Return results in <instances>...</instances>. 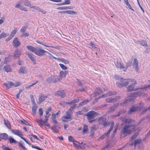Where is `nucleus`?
I'll return each mask as SVG.
<instances>
[{"label":"nucleus","instance_id":"1","mask_svg":"<svg viewBox=\"0 0 150 150\" xmlns=\"http://www.w3.org/2000/svg\"><path fill=\"white\" fill-rule=\"evenodd\" d=\"M125 124L121 131L122 137H124L130 134L136 130L137 125L134 123V121L131 119H125L124 120Z\"/></svg>","mask_w":150,"mask_h":150},{"label":"nucleus","instance_id":"2","mask_svg":"<svg viewBox=\"0 0 150 150\" xmlns=\"http://www.w3.org/2000/svg\"><path fill=\"white\" fill-rule=\"evenodd\" d=\"M26 47L28 50L34 53L38 56H42L44 55V54L45 52L48 54L50 56V54H51L49 52L38 47H34L31 45H28L26 46Z\"/></svg>","mask_w":150,"mask_h":150},{"label":"nucleus","instance_id":"3","mask_svg":"<svg viewBox=\"0 0 150 150\" xmlns=\"http://www.w3.org/2000/svg\"><path fill=\"white\" fill-rule=\"evenodd\" d=\"M142 95V92L140 91L131 93L130 96L127 99H126L123 102L121 103V105L123 106L124 105H126L127 103L133 101L134 99L133 97L136 98L138 96H140Z\"/></svg>","mask_w":150,"mask_h":150},{"label":"nucleus","instance_id":"4","mask_svg":"<svg viewBox=\"0 0 150 150\" xmlns=\"http://www.w3.org/2000/svg\"><path fill=\"white\" fill-rule=\"evenodd\" d=\"M97 120L98 124L102 125L103 127L109 126L110 125V122L108 121V120L105 116H101L97 118Z\"/></svg>","mask_w":150,"mask_h":150},{"label":"nucleus","instance_id":"5","mask_svg":"<svg viewBox=\"0 0 150 150\" xmlns=\"http://www.w3.org/2000/svg\"><path fill=\"white\" fill-rule=\"evenodd\" d=\"M98 114V113L92 110L88 112L86 114V116L89 122L91 123L95 120L93 119L94 118L96 115H97Z\"/></svg>","mask_w":150,"mask_h":150},{"label":"nucleus","instance_id":"6","mask_svg":"<svg viewBox=\"0 0 150 150\" xmlns=\"http://www.w3.org/2000/svg\"><path fill=\"white\" fill-rule=\"evenodd\" d=\"M139 105V106H133L131 107L128 113L130 114L134 112L140 110L143 108L144 103H140Z\"/></svg>","mask_w":150,"mask_h":150},{"label":"nucleus","instance_id":"7","mask_svg":"<svg viewBox=\"0 0 150 150\" xmlns=\"http://www.w3.org/2000/svg\"><path fill=\"white\" fill-rule=\"evenodd\" d=\"M3 85L5 86L7 89H9L12 87H17L20 85L18 82H16L15 83L11 81H8L7 83H4Z\"/></svg>","mask_w":150,"mask_h":150},{"label":"nucleus","instance_id":"8","mask_svg":"<svg viewBox=\"0 0 150 150\" xmlns=\"http://www.w3.org/2000/svg\"><path fill=\"white\" fill-rule=\"evenodd\" d=\"M129 83L128 79H122L120 81L117 82L116 84L119 87H123L127 86Z\"/></svg>","mask_w":150,"mask_h":150},{"label":"nucleus","instance_id":"9","mask_svg":"<svg viewBox=\"0 0 150 150\" xmlns=\"http://www.w3.org/2000/svg\"><path fill=\"white\" fill-rule=\"evenodd\" d=\"M55 96H58L62 98H63L66 95V93L65 91L62 90L57 91L54 93Z\"/></svg>","mask_w":150,"mask_h":150},{"label":"nucleus","instance_id":"10","mask_svg":"<svg viewBox=\"0 0 150 150\" xmlns=\"http://www.w3.org/2000/svg\"><path fill=\"white\" fill-rule=\"evenodd\" d=\"M12 43L13 46L16 48L18 47L21 44L17 38H15L13 39Z\"/></svg>","mask_w":150,"mask_h":150},{"label":"nucleus","instance_id":"11","mask_svg":"<svg viewBox=\"0 0 150 150\" xmlns=\"http://www.w3.org/2000/svg\"><path fill=\"white\" fill-rule=\"evenodd\" d=\"M47 97V96L46 95L40 94L39 95L38 102L39 104L42 103L45 100Z\"/></svg>","mask_w":150,"mask_h":150},{"label":"nucleus","instance_id":"12","mask_svg":"<svg viewBox=\"0 0 150 150\" xmlns=\"http://www.w3.org/2000/svg\"><path fill=\"white\" fill-rule=\"evenodd\" d=\"M50 57L51 58H52L55 59H57L58 60L62 62L65 64H68L69 63V62L66 59H61L60 58H57L54 56H53L51 54H50Z\"/></svg>","mask_w":150,"mask_h":150},{"label":"nucleus","instance_id":"13","mask_svg":"<svg viewBox=\"0 0 150 150\" xmlns=\"http://www.w3.org/2000/svg\"><path fill=\"white\" fill-rule=\"evenodd\" d=\"M138 62L137 59H135L134 60L133 64V67L135 69V71H137L139 70L138 67Z\"/></svg>","mask_w":150,"mask_h":150},{"label":"nucleus","instance_id":"14","mask_svg":"<svg viewBox=\"0 0 150 150\" xmlns=\"http://www.w3.org/2000/svg\"><path fill=\"white\" fill-rule=\"evenodd\" d=\"M11 131L12 133L20 137L23 135L22 133L19 130H14L12 129Z\"/></svg>","mask_w":150,"mask_h":150},{"label":"nucleus","instance_id":"15","mask_svg":"<svg viewBox=\"0 0 150 150\" xmlns=\"http://www.w3.org/2000/svg\"><path fill=\"white\" fill-rule=\"evenodd\" d=\"M21 52L20 50H16L13 54V57L14 59H16L18 58L21 55Z\"/></svg>","mask_w":150,"mask_h":150},{"label":"nucleus","instance_id":"16","mask_svg":"<svg viewBox=\"0 0 150 150\" xmlns=\"http://www.w3.org/2000/svg\"><path fill=\"white\" fill-rule=\"evenodd\" d=\"M68 73V71H61L59 72V76L62 79L65 77L66 75Z\"/></svg>","mask_w":150,"mask_h":150},{"label":"nucleus","instance_id":"17","mask_svg":"<svg viewBox=\"0 0 150 150\" xmlns=\"http://www.w3.org/2000/svg\"><path fill=\"white\" fill-rule=\"evenodd\" d=\"M26 55H28V57L33 62L34 64H36L35 59L33 56V55L29 53H26Z\"/></svg>","mask_w":150,"mask_h":150},{"label":"nucleus","instance_id":"18","mask_svg":"<svg viewBox=\"0 0 150 150\" xmlns=\"http://www.w3.org/2000/svg\"><path fill=\"white\" fill-rule=\"evenodd\" d=\"M55 76H51L48 78H47L46 81L47 82L49 83H55Z\"/></svg>","mask_w":150,"mask_h":150},{"label":"nucleus","instance_id":"19","mask_svg":"<svg viewBox=\"0 0 150 150\" xmlns=\"http://www.w3.org/2000/svg\"><path fill=\"white\" fill-rule=\"evenodd\" d=\"M116 67L121 69H125V66L123 64H122L120 62H117L115 64Z\"/></svg>","mask_w":150,"mask_h":150},{"label":"nucleus","instance_id":"20","mask_svg":"<svg viewBox=\"0 0 150 150\" xmlns=\"http://www.w3.org/2000/svg\"><path fill=\"white\" fill-rule=\"evenodd\" d=\"M3 69L4 71L7 72L11 71V66L9 65H6L4 66Z\"/></svg>","mask_w":150,"mask_h":150},{"label":"nucleus","instance_id":"21","mask_svg":"<svg viewBox=\"0 0 150 150\" xmlns=\"http://www.w3.org/2000/svg\"><path fill=\"white\" fill-rule=\"evenodd\" d=\"M72 120V118L70 117L65 116L62 117V121L64 122H68Z\"/></svg>","mask_w":150,"mask_h":150},{"label":"nucleus","instance_id":"22","mask_svg":"<svg viewBox=\"0 0 150 150\" xmlns=\"http://www.w3.org/2000/svg\"><path fill=\"white\" fill-rule=\"evenodd\" d=\"M8 139L10 144H16L17 142V141L14 139L13 137L11 136L9 137Z\"/></svg>","mask_w":150,"mask_h":150},{"label":"nucleus","instance_id":"23","mask_svg":"<svg viewBox=\"0 0 150 150\" xmlns=\"http://www.w3.org/2000/svg\"><path fill=\"white\" fill-rule=\"evenodd\" d=\"M135 85H134V83H132V84L128 86L127 88V90L129 91H135V90L134 88Z\"/></svg>","mask_w":150,"mask_h":150},{"label":"nucleus","instance_id":"24","mask_svg":"<svg viewBox=\"0 0 150 150\" xmlns=\"http://www.w3.org/2000/svg\"><path fill=\"white\" fill-rule=\"evenodd\" d=\"M114 95H115V94H114L112 92L110 91L106 94L103 95L102 96H99L98 98L100 99L102 97L105 98L107 96H111Z\"/></svg>","mask_w":150,"mask_h":150},{"label":"nucleus","instance_id":"25","mask_svg":"<svg viewBox=\"0 0 150 150\" xmlns=\"http://www.w3.org/2000/svg\"><path fill=\"white\" fill-rule=\"evenodd\" d=\"M0 136L1 138V140L2 139L6 140L8 139V135L6 133L1 134Z\"/></svg>","mask_w":150,"mask_h":150},{"label":"nucleus","instance_id":"26","mask_svg":"<svg viewBox=\"0 0 150 150\" xmlns=\"http://www.w3.org/2000/svg\"><path fill=\"white\" fill-rule=\"evenodd\" d=\"M4 122L7 127L9 129H11V125L10 122L8 120H4Z\"/></svg>","mask_w":150,"mask_h":150},{"label":"nucleus","instance_id":"27","mask_svg":"<svg viewBox=\"0 0 150 150\" xmlns=\"http://www.w3.org/2000/svg\"><path fill=\"white\" fill-rule=\"evenodd\" d=\"M114 126V122H112L110 126V127L109 130L108 131V132L107 133H105V134L107 136H108L109 134L111 132V131L112 130V129L113 128Z\"/></svg>","mask_w":150,"mask_h":150},{"label":"nucleus","instance_id":"28","mask_svg":"<svg viewBox=\"0 0 150 150\" xmlns=\"http://www.w3.org/2000/svg\"><path fill=\"white\" fill-rule=\"evenodd\" d=\"M88 131V126L86 124H84L83 129V134L86 133Z\"/></svg>","mask_w":150,"mask_h":150},{"label":"nucleus","instance_id":"29","mask_svg":"<svg viewBox=\"0 0 150 150\" xmlns=\"http://www.w3.org/2000/svg\"><path fill=\"white\" fill-rule=\"evenodd\" d=\"M26 67H20L19 71V72L20 73L25 74L26 73L25 71Z\"/></svg>","mask_w":150,"mask_h":150},{"label":"nucleus","instance_id":"30","mask_svg":"<svg viewBox=\"0 0 150 150\" xmlns=\"http://www.w3.org/2000/svg\"><path fill=\"white\" fill-rule=\"evenodd\" d=\"M24 5L26 6H29L30 8V6H32V5L30 3V1L28 0H25V1L23 2Z\"/></svg>","mask_w":150,"mask_h":150},{"label":"nucleus","instance_id":"31","mask_svg":"<svg viewBox=\"0 0 150 150\" xmlns=\"http://www.w3.org/2000/svg\"><path fill=\"white\" fill-rule=\"evenodd\" d=\"M117 105H114L111 106L110 108L109 111V112H114L115 110V109L117 108Z\"/></svg>","mask_w":150,"mask_h":150},{"label":"nucleus","instance_id":"32","mask_svg":"<svg viewBox=\"0 0 150 150\" xmlns=\"http://www.w3.org/2000/svg\"><path fill=\"white\" fill-rule=\"evenodd\" d=\"M70 7L63 6L59 7L57 8V9L59 10H67V9H70Z\"/></svg>","mask_w":150,"mask_h":150},{"label":"nucleus","instance_id":"33","mask_svg":"<svg viewBox=\"0 0 150 150\" xmlns=\"http://www.w3.org/2000/svg\"><path fill=\"white\" fill-rule=\"evenodd\" d=\"M18 145L19 149H20L25 150L26 149L24 146V144H23L19 142L18 143Z\"/></svg>","mask_w":150,"mask_h":150},{"label":"nucleus","instance_id":"34","mask_svg":"<svg viewBox=\"0 0 150 150\" xmlns=\"http://www.w3.org/2000/svg\"><path fill=\"white\" fill-rule=\"evenodd\" d=\"M66 14H68L71 15H75L77 14L76 12L71 11V10H68L66 11Z\"/></svg>","mask_w":150,"mask_h":150},{"label":"nucleus","instance_id":"35","mask_svg":"<svg viewBox=\"0 0 150 150\" xmlns=\"http://www.w3.org/2000/svg\"><path fill=\"white\" fill-rule=\"evenodd\" d=\"M120 99V97L119 96H117L114 98H111V103H114L117 101H118Z\"/></svg>","mask_w":150,"mask_h":150},{"label":"nucleus","instance_id":"36","mask_svg":"<svg viewBox=\"0 0 150 150\" xmlns=\"http://www.w3.org/2000/svg\"><path fill=\"white\" fill-rule=\"evenodd\" d=\"M17 31V30L16 29H14L11 32L10 36L11 37L13 38L16 33Z\"/></svg>","mask_w":150,"mask_h":150},{"label":"nucleus","instance_id":"37","mask_svg":"<svg viewBox=\"0 0 150 150\" xmlns=\"http://www.w3.org/2000/svg\"><path fill=\"white\" fill-rule=\"evenodd\" d=\"M8 35V34H7L6 33L4 32H2L0 34V39L3 38H5Z\"/></svg>","mask_w":150,"mask_h":150},{"label":"nucleus","instance_id":"38","mask_svg":"<svg viewBox=\"0 0 150 150\" xmlns=\"http://www.w3.org/2000/svg\"><path fill=\"white\" fill-rule=\"evenodd\" d=\"M95 91L96 93L99 95L103 92V90L100 88H97L95 90Z\"/></svg>","mask_w":150,"mask_h":150},{"label":"nucleus","instance_id":"39","mask_svg":"<svg viewBox=\"0 0 150 150\" xmlns=\"http://www.w3.org/2000/svg\"><path fill=\"white\" fill-rule=\"evenodd\" d=\"M131 63H126L125 66V69L123 70L124 71H126L127 69L129 67H130L131 66Z\"/></svg>","mask_w":150,"mask_h":150},{"label":"nucleus","instance_id":"40","mask_svg":"<svg viewBox=\"0 0 150 150\" xmlns=\"http://www.w3.org/2000/svg\"><path fill=\"white\" fill-rule=\"evenodd\" d=\"M89 102V100H86L82 101L80 103L79 105V106L80 107L81 106H82L85 104H86L87 103Z\"/></svg>","mask_w":150,"mask_h":150},{"label":"nucleus","instance_id":"41","mask_svg":"<svg viewBox=\"0 0 150 150\" xmlns=\"http://www.w3.org/2000/svg\"><path fill=\"white\" fill-rule=\"evenodd\" d=\"M68 139L70 142H72L73 143L74 142H77V141L71 136H69Z\"/></svg>","mask_w":150,"mask_h":150},{"label":"nucleus","instance_id":"42","mask_svg":"<svg viewBox=\"0 0 150 150\" xmlns=\"http://www.w3.org/2000/svg\"><path fill=\"white\" fill-rule=\"evenodd\" d=\"M30 8H33L34 9L37 10L38 11H40V10L41 9V8L39 7L38 6H30Z\"/></svg>","mask_w":150,"mask_h":150},{"label":"nucleus","instance_id":"43","mask_svg":"<svg viewBox=\"0 0 150 150\" xmlns=\"http://www.w3.org/2000/svg\"><path fill=\"white\" fill-rule=\"evenodd\" d=\"M55 83L56 82L60 81L62 79L59 76H55Z\"/></svg>","mask_w":150,"mask_h":150},{"label":"nucleus","instance_id":"44","mask_svg":"<svg viewBox=\"0 0 150 150\" xmlns=\"http://www.w3.org/2000/svg\"><path fill=\"white\" fill-rule=\"evenodd\" d=\"M36 122L41 125L42 126L45 125L44 121L42 120H36Z\"/></svg>","mask_w":150,"mask_h":150},{"label":"nucleus","instance_id":"45","mask_svg":"<svg viewBox=\"0 0 150 150\" xmlns=\"http://www.w3.org/2000/svg\"><path fill=\"white\" fill-rule=\"evenodd\" d=\"M128 80L129 82H134V85H135L137 84V82L136 80L133 79H128Z\"/></svg>","mask_w":150,"mask_h":150},{"label":"nucleus","instance_id":"46","mask_svg":"<svg viewBox=\"0 0 150 150\" xmlns=\"http://www.w3.org/2000/svg\"><path fill=\"white\" fill-rule=\"evenodd\" d=\"M126 111L125 110H122L121 111H119L117 115H115V117H116L117 116H120V115L123 113H125L126 112Z\"/></svg>","mask_w":150,"mask_h":150},{"label":"nucleus","instance_id":"47","mask_svg":"<svg viewBox=\"0 0 150 150\" xmlns=\"http://www.w3.org/2000/svg\"><path fill=\"white\" fill-rule=\"evenodd\" d=\"M30 97L31 100V101L33 104L34 105H35V101L33 95L31 94L30 95Z\"/></svg>","mask_w":150,"mask_h":150},{"label":"nucleus","instance_id":"48","mask_svg":"<svg viewBox=\"0 0 150 150\" xmlns=\"http://www.w3.org/2000/svg\"><path fill=\"white\" fill-rule=\"evenodd\" d=\"M141 139H136L134 141V146H136L137 145L139 144L141 142Z\"/></svg>","mask_w":150,"mask_h":150},{"label":"nucleus","instance_id":"49","mask_svg":"<svg viewBox=\"0 0 150 150\" xmlns=\"http://www.w3.org/2000/svg\"><path fill=\"white\" fill-rule=\"evenodd\" d=\"M51 129L53 130V132H58V129L54 126L52 127H51Z\"/></svg>","mask_w":150,"mask_h":150},{"label":"nucleus","instance_id":"50","mask_svg":"<svg viewBox=\"0 0 150 150\" xmlns=\"http://www.w3.org/2000/svg\"><path fill=\"white\" fill-rule=\"evenodd\" d=\"M59 65L60 67L63 70H65L67 69V67L62 64H59Z\"/></svg>","mask_w":150,"mask_h":150},{"label":"nucleus","instance_id":"51","mask_svg":"<svg viewBox=\"0 0 150 150\" xmlns=\"http://www.w3.org/2000/svg\"><path fill=\"white\" fill-rule=\"evenodd\" d=\"M87 88L85 86L82 89L77 90L76 91L77 92L79 91H86L87 90Z\"/></svg>","mask_w":150,"mask_h":150},{"label":"nucleus","instance_id":"52","mask_svg":"<svg viewBox=\"0 0 150 150\" xmlns=\"http://www.w3.org/2000/svg\"><path fill=\"white\" fill-rule=\"evenodd\" d=\"M141 45L143 46H147L148 45L147 42L144 41L143 40L141 42Z\"/></svg>","mask_w":150,"mask_h":150},{"label":"nucleus","instance_id":"53","mask_svg":"<svg viewBox=\"0 0 150 150\" xmlns=\"http://www.w3.org/2000/svg\"><path fill=\"white\" fill-rule=\"evenodd\" d=\"M75 142H74L73 143L74 146L76 148H78L80 146V143L77 142H76L77 143H75Z\"/></svg>","mask_w":150,"mask_h":150},{"label":"nucleus","instance_id":"54","mask_svg":"<svg viewBox=\"0 0 150 150\" xmlns=\"http://www.w3.org/2000/svg\"><path fill=\"white\" fill-rule=\"evenodd\" d=\"M84 114L83 111L82 110L79 111L76 113V115H83Z\"/></svg>","mask_w":150,"mask_h":150},{"label":"nucleus","instance_id":"55","mask_svg":"<svg viewBox=\"0 0 150 150\" xmlns=\"http://www.w3.org/2000/svg\"><path fill=\"white\" fill-rule=\"evenodd\" d=\"M37 109V107L34 106L32 107V110L33 113L34 114H35L36 112V110Z\"/></svg>","mask_w":150,"mask_h":150},{"label":"nucleus","instance_id":"56","mask_svg":"<svg viewBox=\"0 0 150 150\" xmlns=\"http://www.w3.org/2000/svg\"><path fill=\"white\" fill-rule=\"evenodd\" d=\"M26 29V26H24L22 27L20 30V32L22 33L24 32Z\"/></svg>","mask_w":150,"mask_h":150},{"label":"nucleus","instance_id":"57","mask_svg":"<svg viewBox=\"0 0 150 150\" xmlns=\"http://www.w3.org/2000/svg\"><path fill=\"white\" fill-rule=\"evenodd\" d=\"M66 116L70 117H71V118H72V114L70 112H69V111L67 112H66Z\"/></svg>","mask_w":150,"mask_h":150},{"label":"nucleus","instance_id":"58","mask_svg":"<svg viewBox=\"0 0 150 150\" xmlns=\"http://www.w3.org/2000/svg\"><path fill=\"white\" fill-rule=\"evenodd\" d=\"M1 147L4 150H11L9 147H7L5 145L2 146Z\"/></svg>","mask_w":150,"mask_h":150},{"label":"nucleus","instance_id":"59","mask_svg":"<svg viewBox=\"0 0 150 150\" xmlns=\"http://www.w3.org/2000/svg\"><path fill=\"white\" fill-rule=\"evenodd\" d=\"M50 116V115H45V120L43 121H44V123L45 124V122H47V121L48 120L49 117Z\"/></svg>","mask_w":150,"mask_h":150},{"label":"nucleus","instance_id":"60","mask_svg":"<svg viewBox=\"0 0 150 150\" xmlns=\"http://www.w3.org/2000/svg\"><path fill=\"white\" fill-rule=\"evenodd\" d=\"M9 60V58L8 57H5L4 60L3 62V63L4 64H6Z\"/></svg>","mask_w":150,"mask_h":150},{"label":"nucleus","instance_id":"61","mask_svg":"<svg viewBox=\"0 0 150 150\" xmlns=\"http://www.w3.org/2000/svg\"><path fill=\"white\" fill-rule=\"evenodd\" d=\"M19 9L25 11H28V9L22 6L21 5V6L20 7Z\"/></svg>","mask_w":150,"mask_h":150},{"label":"nucleus","instance_id":"62","mask_svg":"<svg viewBox=\"0 0 150 150\" xmlns=\"http://www.w3.org/2000/svg\"><path fill=\"white\" fill-rule=\"evenodd\" d=\"M80 143V146L81 147V149H83L85 147V146L86 145L85 143H83L82 142H81Z\"/></svg>","mask_w":150,"mask_h":150},{"label":"nucleus","instance_id":"63","mask_svg":"<svg viewBox=\"0 0 150 150\" xmlns=\"http://www.w3.org/2000/svg\"><path fill=\"white\" fill-rule=\"evenodd\" d=\"M39 115L40 116H42L43 114V112L42 110V109L40 108L39 110Z\"/></svg>","mask_w":150,"mask_h":150},{"label":"nucleus","instance_id":"64","mask_svg":"<svg viewBox=\"0 0 150 150\" xmlns=\"http://www.w3.org/2000/svg\"><path fill=\"white\" fill-rule=\"evenodd\" d=\"M79 98H77L76 99H74V100H72L71 101L73 104H74L75 103L78 102L79 101Z\"/></svg>","mask_w":150,"mask_h":150}]
</instances>
